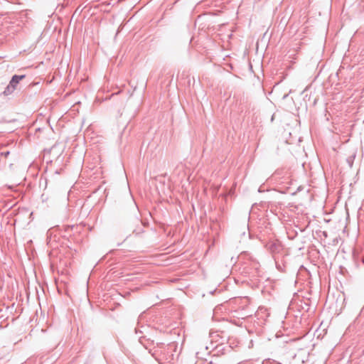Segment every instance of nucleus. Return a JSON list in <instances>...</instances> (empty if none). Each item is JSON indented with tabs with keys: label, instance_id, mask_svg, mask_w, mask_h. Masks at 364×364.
<instances>
[{
	"label": "nucleus",
	"instance_id": "obj_2",
	"mask_svg": "<svg viewBox=\"0 0 364 364\" xmlns=\"http://www.w3.org/2000/svg\"><path fill=\"white\" fill-rule=\"evenodd\" d=\"M267 247L272 254L279 253L282 250V245L279 242H270L267 245Z\"/></svg>",
	"mask_w": 364,
	"mask_h": 364
},
{
	"label": "nucleus",
	"instance_id": "obj_1",
	"mask_svg": "<svg viewBox=\"0 0 364 364\" xmlns=\"http://www.w3.org/2000/svg\"><path fill=\"white\" fill-rule=\"evenodd\" d=\"M25 77L24 75H15L12 77L11 80L9 82V84L6 86L3 94L6 96L12 94L14 90L16 89L18 84L20 80H23Z\"/></svg>",
	"mask_w": 364,
	"mask_h": 364
},
{
	"label": "nucleus",
	"instance_id": "obj_3",
	"mask_svg": "<svg viewBox=\"0 0 364 364\" xmlns=\"http://www.w3.org/2000/svg\"><path fill=\"white\" fill-rule=\"evenodd\" d=\"M356 156V151H353L346 159V161L350 167L353 166L354 160Z\"/></svg>",
	"mask_w": 364,
	"mask_h": 364
}]
</instances>
